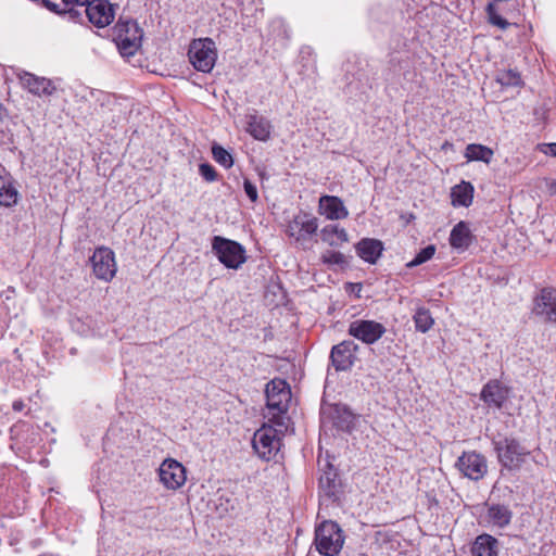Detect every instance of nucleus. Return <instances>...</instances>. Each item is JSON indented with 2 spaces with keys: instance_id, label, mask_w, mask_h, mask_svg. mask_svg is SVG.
<instances>
[{
  "instance_id": "nucleus-19",
  "label": "nucleus",
  "mask_w": 556,
  "mask_h": 556,
  "mask_svg": "<svg viewBox=\"0 0 556 556\" xmlns=\"http://www.w3.org/2000/svg\"><path fill=\"white\" fill-rule=\"evenodd\" d=\"M509 395V389L502 384L498 380H490L483 386L480 397L490 407L497 409L503 407Z\"/></svg>"
},
{
  "instance_id": "nucleus-25",
  "label": "nucleus",
  "mask_w": 556,
  "mask_h": 556,
  "mask_svg": "<svg viewBox=\"0 0 556 556\" xmlns=\"http://www.w3.org/2000/svg\"><path fill=\"white\" fill-rule=\"evenodd\" d=\"M1 172H4L2 168ZM18 192L13 185L12 177L0 173V205L10 207L17 203Z\"/></svg>"
},
{
  "instance_id": "nucleus-14",
  "label": "nucleus",
  "mask_w": 556,
  "mask_h": 556,
  "mask_svg": "<svg viewBox=\"0 0 556 556\" xmlns=\"http://www.w3.org/2000/svg\"><path fill=\"white\" fill-rule=\"evenodd\" d=\"M533 313L547 321L556 323V289L543 288L534 299Z\"/></svg>"
},
{
  "instance_id": "nucleus-29",
  "label": "nucleus",
  "mask_w": 556,
  "mask_h": 556,
  "mask_svg": "<svg viewBox=\"0 0 556 556\" xmlns=\"http://www.w3.org/2000/svg\"><path fill=\"white\" fill-rule=\"evenodd\" d=\"M495 80L502 87H521L523 85L520 73L511 68L497 71Z\"/></svg>"
},
{
  "instance_id": "nucleus-7",
  "label": "nucleus",
  "mask_w": 556,
  "mask_h": 556,
  "mask_svg": "<svg viewBox=\"0 0 556 556\" xmlns=\"http://www.w3.org/2000/svg\"><path fill=\"white\" fill-rule=\"evenodd\" d=\"M318 229V219L309 214L300 213L289 222L287 233L293 238L302 249H309Z\"/></svg>"
},
{
  "instance_id": "nucleus-20",
  "label": "nucleus",
  "mask_w": 556,
  "mask_h": 556,
  "mask_svg": "<svg viewBox=\"0 0 556 556\" xmlns=\"http://www.w3.org/2000/svg\"><path fill=\"white\" fill-rule=\"evenodd\" d=\"M318 212L329 220L345 219L349 216L343 201L334 195H321L318 202Z\"/></svg>"
},
{
  "instance_id": "nucleus-15",
  "label": "nucleus",
  "mask_w": 556,
  "mask_h": 556,
  "mask_svg": "<svg viewBox=\"0 0 556 556\" xmlns=\"http://www.w3.org/2000/svg\"><path fill=\"white\" fill-rule=\"evenodd\" d=\"M485 508L486 510L482 518L488 527L505 529L510 525L514 513L508 505L486 503Z\"/></svg>"
},
{
  "instance_id": "nucleus-39",
  "label": "nucleus",
  "mask_w": 556,
  "mask_h": 556,
  "mask_svg": "<svg viewBox=\"0 0 556 556\" xmlns=\"http://www.w3.org/2000/svg\"><path fill=\"white\" fill-rule=\"evenodd\" d=\"M544 152L556 157V143L546 144V150H544Z\"/></svg>"
},
{
  "instance_id": "nucleus-32",
  "label": "nucleus",
  "mask_w": 556,
  "mask_h": 556,
  "mask_svg": "<svg viewBox=\"0 0 556 556\" xmlns=\"http://www.w3.org/2000/svg\"><path fill=\"white\" fill-rule=\"evenodd\" d=\"M320 260L324 264H326L328 266H334V265L344 266L348 264L345 255L341 252L333 251V250L325 251L321 254Z\"/></svg>"
},
{
  "instance_id": "nucleus-8",
  "label": "nucleus",
  "mask_w": 556,
  "mask_h": 556,
  "mask_svg": "<svg viewBox=\"0 0 556 556\" xmlns=\"http://www.w3.org/2000/svg\"><path fill=\"white\" fill-rule=\"evenodd\" d=\"M455 467L464 477L473 481L481 480L488 472L486 458L476 451L463 452Z\"/></svg>"
},
{
  "instance_id": "nucleus-41",
  "label": "nucleus",
  "mask_w": 556,
  "mask_h": 556,
  "mask_svg": "<svg viewBox=\"0 0 556 556\" xmlns=\"http://www.w3.org/2000/svg\"><path fill=\"white\" fill-rule=\"evenodd\" d=\"M548 187V191L552 193V194H556V180H552L548 182L547 185Z\"/></svg>"
},
{
  "instance_id": "nucleus-2",
  "label": "nucleus",
  "mask_w": 556,
  "mask_h": 556,
  "mask_svg": "<svg viewBox=\"0 0 556 556\" xmlns=\"http://www.w3.org/2000/svg\"><path fill=\"white\" fill-rule=\"evenodd\" d=\"M498 463L508 470H518L530 455V451L513 437L493 440Z\"/></svg>"
},
{
  "instance_id": "nucleus-10",
  "label": "nucleus",
  "mask_w": 556,
  "mask_h": 556,
  "mask_svg": "<svg viewBox=\"0 0 556 556\" xmlns=\"http://www.w3.org/2000/svg\"><path fill=\"white\" fill-rule=\"evenodd\" d=\"M93 274L98 279L111 281L117 271L114 252L106 247L97 248L90 257Z\"/></svg>"
},
{
  "instance_id": "nucleus-31",
  "label": "nucleus",
  "mask_w": 556,
  "mask_h": 556,
  "mask_svg": "<svg viewBox=\"0 0 556 556\" xmlns=\"http://www.w3.org/2000/svg\"><path fill=\"white\" fill-rule=\"evenodd\" d=\"M435 245L433 244H429L427 245L426 248L421 249L417 254L416 256L406 264V266L408 268H413V267H416V266H419L426 262H428L429 260H431L433 257V255L435 254Z\"/></svg>"
},
{
  "instance_id": "nucleus-6",
  "label": "nucleus",
  "mask_w": 556,
  "mask_h": 556,
  "mask_svg": "<svg viewBox=\"0 0 556 556\" xmlns=\"http://www.w3.org/2000/svg\"><path fill=\"white\" fill-rule=\"evenodd\" d=\"M212 250L227 268L238 269L247 261L245 249L240 243L220 236L213 238Z\"/></svg>"
},
{
  "instance_id": "nucleus-35",
  "label": "nucleus",
  "mask_w": 556,
  "mask_h": 556,
  "mask_svg": "<svg viewBox=\"0 0 556 556\" xmlns=\"http://www.w3.org/2000/svg\"><path fill=\"white\" fill-rule=\"evenodd\" d=\"M486 14H488V21L490 24L500 27L501 29H506L508 26H510V23L503 18L496 10V7L493 3H489L486 5Z\"/></svg>"
},
{
  "instance_id": "nucleus-23",
  "label": "nucleus",
  "mask_w": 556,
  "mask_h": 556,
  "mask_svg": "<svg viewBox=\"0 0 556 556\" xmlns=\"http://www.w3.org/2000/svg\"><path fill=\"white\" fill-rule=\"evenodd\" d=\"M472 556H498V541L488 533L476 538L471 546Z\"/></svg>"
},
{
  "instance_id": "nucleus-28",
  "label": "nucleus",
  "mask_w": 556,
  "mask_h": 556,
  "mask_svg": "<svg viewBox=\"0 0 556 556\" xmlns=\"http://www.w3.org/2000/svg\"><path fill=\"white\" fill-rule=\"evenodd\" d=\"M493 150L486 146L470 143L466 147L465 157L467 161H480L489 164L493 157Z\"/></svg>"
},
{
  "instance_id": "nucleus-34",
  "label": "nucleus",
  "mask_w": 556,
  "mask_h": 556,
  "mask_svg": "<svg viewBox=\"0 0 556 556\" xmlns=\"http://www.w3.org/2000/svg\"><path fill=\"white\" fill-rule=\"evenodd\" d=\"M486 14H488V21L490 24L500 27L501 29H506L508 26H510V23L503 18L496 10V7L493 3H489L486 5Z\"/></svg>"
},
{
  "instance_id": "nucleus-36",
  "label": "nucleus",
  "mask_w": 556,
  "mask_h": 556,
  "mask_svg": "<svg viewBox=\"0 0 556 556\" xmlns=\"http://www.w3.org/2000/svg\"><path fill=\"white\" fill-rule=\"evenodd\" d=\"M199 173L207 181H215L217 178L215 168L207 163H203L199 166Z\"/></svg>"
},
{
  "instance_id": "nucleus-13",
  "label": "nucleus",
  "mask_w": 556,
  "mask_h": 556,
  "mask_svg": "<svg viewBox=\"0 0 556 556\" xmlns=\"http://www.w3.org/2000/svg\"><path fill=\"white\" fill-rule=\"evenodd\" d=\"M161 482L169 490H177L186 482V469L177 460L165 459L159 469Z\"/></svg>"
},
{
  "instance_id": "nucleus-22",
  "label": "nucleus",
  "mask_w": 556,
  "mask_h": 556,
  "mask_svg": "<svg viewBox=\"0 0 556 556\" xmlns=\"http://www.w3.org/2000/svg\"><path fill=\"white\" fill-rule=\"evenodd\" d=\"M356 254L369 264H376L383 251V244L378 239L364 238L355 244Z\"/></svg>"
},
{
  "instance_id": "nucleus-37",
  "label": "nucleus",
  "mask_w": 556,
  "mask_h": 556,
  "mask_svg": "<svg viewBox=\"0 0 556 556\" xmlns=\"http://www.w3.org/2000/svg\"><path fill=\"white\" fill-rule=\"evenodd\" d=\"M243 188H244V191H245V194L248 195V198L252 202H256L258 199L256 186L249 179H244Z\"/></svg>"
},
{
  "instance_id": "nucleus-11",
  "label": "nucleus",
  "mask_w": 556,
  "mask_h": 556,
  "mask_svg": "<svg viewBox=\"0 0 556 556\" xmlns=\"http://www.w3.org/2000/svg\"><path fill=\"white\" fill-rule=\"evenodd\" d=\"M386 333V327L375 320L356 319L349 326V334L366 343H376Z\"/></svg>"
},
{
  "instance_id": "nucleus-24",
  "label": "nucleus",
  "mask_w": 556,
  "mask_h": 556,
  "mask_svg": "<svg viewBox=\"0 0 556 556\" xmlns=\"http://www.w3.org/2000/svg\"><path fill=\"white\" fill-rule=\"evenodd\" d=\"M448 241L451 247L456 250H467L472 242V235L468 224L465 222L457 223L451 230Z\"/></svg>"
},
{
  "instance_id": "nucleus-33",
  "label": "nucleus",
  "mask_w": 556,
  "mask_h": 556,
  "mask_svg": "<svg viewBox=\"0 0 556 556\" xmlns=\"http://www.w3.org/2000/svg\"><path fill=\"white\" fill-rule=\"evenodd\" d=\"M212 154L214 160L225 168H230L233 164L231 154L220 146H213Z\"/></svg>"
},
{
  "instance_id": "nucleus-42",
  "label": "nucleus",
  "mask_w": 556,
  "mask_h": 556,
  "mask_svg": "<svg viewBox=\"0 0 556 556\" xmlns=\"http://www.w3.org/2000/svg\"><path fill=\"white\" fill-rule=\"evenodd\" d=\"M54 1H55V2H58V3H60V2H61V0H54Z\"/></svg>"
},
{
  "instance_id": "nucleus-26",
  "label": "nucleus",
  "mask_w": 556,
  "mask_h": 556,
  "mask_svg": "<svg viewBox=\"0 0 556 556\" xmlns=\"http://www.w3.org/2000/svg\"><path fill=\"white\" fill-rule=\"evenodd\" d=\"M321 240L328 245L340 248L343 243L349 242V235L343 227L339 225H326L320 231Z\"/></svg>"
},
{
  "instance_id": "nucleus-21",
  "label": "nucleus",
  "mask_w": 556,
  "mask_h": 556,
  "mask_svg": "<svg viewBox=\"0 0 556 556\" xmlns=\"http://www.w3.org/2000/svg\"><path fill=\"white\" fill-rule=\"evenodd\" d=\"M319 489L328 498L333 501L338 500L341 484L336 469L328 462L325 464L323 473L319 478Z\"/></svg>"
},
{
  "instance_id": "nucleus-4",
  "label": "nucleus",
  "mask_w": 556,
  "mask_h": 556,
  "mask_svg": "<svg viewBox=\"0 0 556 556\" xmlns=\"http://www.w3.org/2000/svg\"><path fill=\"white\" fill-rule=\"evenodd\" d=\"M114 33L118 50L123 55H134L141 47L143 30L136 21L119 18Z\"/></svg>"
},
{
  "instance_id": "nucleus-16",
  "label": "nucleus",
  "mask_w": 556,
  "mask_h": 556,
  "mask_svg": "<svg viewBox=\"0 0 556 556\" xmlns=\"http://www.w3.org/2000/svg\"><path fill=\"white\" fill-rule=\"evenodd\" d=\"M20 83L28 92L37 97H50L56 91L54 83L46 77L36 76L28 72L18 75Z\"/></svg>"
},
{
  "instance_id": "nucleus-30",
  "label": "nucleus",
  "mask_w": 556,
  "mask_h": 556,
  "mask_svg": "<svg viewBox=\"0 0 556 556\" xmlns=\"http://www.w3.org/2000/svg\"><path fill=\"white\" fill-rule=\"evenodd\" d=\"M413 320L416 330L422 333L429 331L434 324L430 311L426 307H418L413 316Z\"/></svg>"
},
{
  "instance_id": "nucleus-5",
  "label": "nucleus",
  "mask_w": 556,
  "mask_h": 556,
  "mask_svg": "<svg viewBox=\"0 0 556 556\" xmlns=\"http://www.w3.org/2000/svg\"><path fill=\"white\" fill-rule=\"evenodd\" d=\"M188 56L197 71L210 73L217 59L215 42L211 38L194 39L189 46Z\"/></svg>"
},
{
  "instance_id": "nucleus-18",
  "label": "nucleus",
  "mask_w": 556,
  "mask_h": 556,
  "mask_svg": "<svg viewBox=\"0 0 556 556\" xmlns=\"http://www.w3.org/2000/svg\"><path fill=\"white\" fill-rule=\"evenodd\" d=\"M245 131L255 140L264 142L269 140L273 126L268 118L253 111L245 115Z\"/></svg>"
},
{
  "instance_id": "nucleus-9",
  "label": "nucleus",
  "mask_w": 556,
  "mask_h": 556,
  "mask_svg": "<svg viewBox=\"0 0 556 556\" xmlns=\"http://www.w3.org/2000/svg\"><path fill=\"white\" fill-rule=\"evenodd\" d=\"M267 407L276 410L277 415L283 414L288 409L291 400V391L285 380L274 379L266 384ZM278 421H282L283 417L278 416Z\"/></svg>"
},
{
  "instance_id": "nucleus-3",
  "label": "nucleus",
  "mask_w": 556,
  "mask_h": 556,
  "mask_svg": "<svg viewBox=\"0 0 556 556\" xmlns=\"http://www.w3.org/2000/svg\"><path fill=\"white\" fill-rule=\"evenodd\" d=\"M344 535L334 521L321 522L315 531V546L323 556H336L342 549Z\"/></svg>"
},
{
  "instance_id": "nucleus-38",
  "label": "nucleus",
  "mask_w": 556,
  "mask_h": 556,
  "mask_svg": "<svg viewBox=\"0 0 556 556\" xmlns=\"http://www.w3.org/2000/svg\"><path fill=\"white\" fill-rule=\"evenodd\" d=\"M343 414H344V418H343V422L345 425H341L342 428H346L349 429L350 425L353 422V419H354V416L353 414L346 409V408H343Z\"/></svg>"
},
{
  "instance_id": "nucleus-27",
  "label": "nucleus",
  "mask_w": 556,
  "mask_h": 556,
  "mask_svg": "<svg viewBox=\"0 0 556 556\" xmlns=\"http://www.w3.org/2000/svg\"><path fill=\"white\" fill-rule=\"evenodd\" d=\"M452 204L454 206H469L472 203L473 187L470 182L462 181V184L452 188Z\"/></svg>"
},
{
  "instance_id": "nucleus-17",
  "label": "nucleus",
  "mask_w": 556,
  "mask_h": 556,
  "mask_svg": "<svg viewBox=\"0 0 556 556\" xmlns=\"http://www.w3.org/2000/svg\"><path fill=\"white\" fill-rule=\"evenodd\" d=\"M357 345L353 341H343L334 345L330 353V359L338 371L349 370L355 359Z\"/></svg>"
},
{
  "instance_id": "nucleus-12",
  "label": "nucleus",
  "mask_w": 556,
  "mask_h": 556,
  "mask_svg": "<svg viewBox=\"0 0 556 556\" xmlns=\"http://www.w3.org/2000/svg\"><path fill=\"white\" fill-rule=\"evenodd\" d=\"M88 21L98 28L110 25L114 20L113 5L108 0H93L81 9Z\"/></svg>"
},
{
  "instance_id": "nucleus-1",
  "label": "nucleus",
  "mask_w": 556,
  "mask_h": 556,
  "mask_svg": "<svg viewBox=\"0 0 556 556\" xmlns=\"http://www.w3.org/2000/svg\"><path fill=\"white\" fill-rule=\"evenodd\" d=\"M277 427L264 425L254 432L252 446L257 456L264 460L274 458L280 450L281 438L287 426L283 421H277Z\"/></svg>"
},
{
  "instance_id": "nucleus-40",
  "label": "nucleus",
  "mask_w": 556,
  "mask_h": 556,
  "mask_svg": "<svg viewBox=\"0 0 556 556\" xmlns=\"http://www.w3.org/2000/svg\"><path fill=\"white\" fill-rule=\"evenodd\" d=\"M24 406H25V404L23 403V401H20V400H18V401H14V402H13V405H12V407H13V409H14L15 412H21V410H23Z\"/></svg>"
}]
</instances>
